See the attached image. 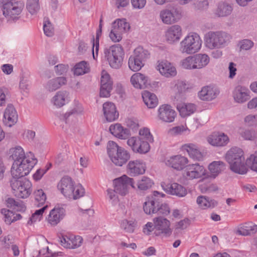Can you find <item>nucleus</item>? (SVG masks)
I'll return each instance as SVG.
<instances>
[{"label": "nucleus", "instance_id": "412c9836", "mask_svg": "<svg viewBox=\"0 0 257 257\" xmlns=\"http://www.w3.org/2000/svg\"><path fill=\"white\" fill-rule=\"evenodd\" d=\"M209 144L215 147H224L229 142V139L227 135L223 133H214L207 138Z\"/></svg>", "mask_w": 257, "mask_h": 257}, {"label": "nucleus", "instance_id": "393cba45", "mask_svg": "<svg viewBox=\"0 0 257 257\" xmlns=\"http://www.w3.org/2000/svg\"><path fill=\"white\" fill-rule=\"evenodd\" d=\"M233 97L236 102L243 103L249 99L250 91L247 87L238 85L233 91Z\"/></svg>", "mask_w": 257, "mask_h": 257}, {"label": "nucleus", "instance_id": "b1692460", "mask_svg": "<svg viewBox=\"0 0 257 257\" xmlns=\"http://www.w3.org/2000/svg\"><path fill=\"white\" fill-rule=\"evenodd\" d=\"M109 158L115 165L122 166L130 159V154L125 149L121 147Z\"/></svg>", "mask_w": 257, "mask_h": 257}, {"label": "nucleus", "instance_id": "2eb2a0df", "mask_svg": "<svg viewBox=\"0 0 257 257\" xmlns=\"http://www.w3.org/2000/svg\"><path fill=\"white\" fill-rule=\"evenodd\" d=\"M165 164L178 171L185 168L188 163V159L180 155L170 157L165 159Z\"/></svg>", "mask_w": 257, "mask_h": 257}, {"label": "nucleus", "instance_id": "0e129e2a", "mask_svg": "<svg viewBox=\"0 0 257 257\" xmlns=\"http://www.w3.org/2000/svg\"><path fill=\"white\" fill-rule=\"evenodd\" d=\"M112 82L110 79L109 75L103 72L101 77V86L112 87Z\"/></svg>", "mask_w": 257, "mask_h": 257}, {"label": "nucleus", "instance_id": "6e6552de", "mask_svg": "<svg viewBox=\"0 0 257 257\" xmlns=\"http://www.w3.org/2000/svg\"><path fill=\"white\" fill-rule=\"evenodd\" d=\"M24 6L22 1L9 0L3 7V15L7 19H16L22 13Z\"/></svg>", "mask_w": 257, "mask_h": 257}, {"label": "nucleus", "instance_id": "a18cd8bd", "mask_svg": "<svg viewBox=\"0 0 257 257\" xmlns=\"http://www.w3.org/2000/svg\"><path fill=\"white\" fill-rule=\"evenodd\" d=\"M154 184L153 181L149 177L143 176L137 183L138 188L141 191L150 189Z\"/></svg>", "mask_w": 257, "mask_h": 257}, {"label": "nucleus", "instance_id": "7ed1b4c3", "mask_svg": "<svg viewBox=\"0 0 257 257\" xmlns=\"http://www.w3.org/2000/svg\"><path fill=\"white\" fill-rule=\"evenodd\" d=\"M27 157L14 163L11 168V175L13 177H24L28 175L37 163V160L33 158V155L30 153Z\"/></svg>", "mask_w": 257, "mask_h": 257}, {"label": "nucleus", "instance_id": "7c9ffc66", "mask_svg": "<svg viewBox=\"0 0 257 257\" xmlns=\"http://www.w3.org/2000/svg\"><path fill=\"white\" fill-rule=\"evenodd\" d=\"M182 35V29L178 25H173L170 27L166 33L167 41L170 43L178 41Z\"/></svg>", "mask_w": 257, "mask_h": 257}, {"label": "nucleus", "instance_id": "69168bd1", "mask_svg": "<svg viewBox=\"0 0 257 257\" xmlns=\"http://www.w3.org/2000/svg\"><path fill=\"white\" fill-rule=\"evenodd\" d=\"M120 227L126 232H132L134 230V222L132 221H128L127 220H123L121 222Z\"/></svg>", "mask_w": 257, "mask_h": 257}, {"label": "nucleus", "instance_id": "5701e85b", "mask_svg": "<svg viewBox=\"0 0 257 257\" xmlns=\"http://www.w3.org/2000/svg\"><path fill=\"white\" fill-rule=\"evenodd\" d=\"M157 69L162 75L167 78L174 77L177 74L176 68L167 61H158Z\"/></svg>", "mask_w": 257, "mask_h": 257}, {"label": "nucleus", "instance_id": "de8ad7c7", "mask_svg": "<svg viewBox=\"0 0 257 257\" xmlns=\"http://www.w3.org/2000/svg\"><path fill=\"white\" fill-rule=\"evenodd\" d=\"M180 66L184 69H196L193 56H189L182 59L180 62Z\"/></svg>", "mask_w": 257, "mask_h": 257}, {"label": "nucleus", "instance_id": "c03bdc74", "mask_svg": "<svg viewBox=\"0 0 257 257\" xmlns=\"http://www.w3.org/2000/svg\"><path fill=\"white\" fill-rule=\"evenodd\" d=\"M90 71L89 65L85 61L76 64L74 68V74L79 76L87 73Z\"/></svg>", "mask_w": 257, "mask_h": 257}, {"label": "nucleus", "instance_id": "c9c22d12", "mask_svg": "<svg viewBox=\"0 0 257 257\" xmlns=\"http://www.w3.org/2000/svg\"><path fill=\"white\" fill-rule=\"evenodd\" d=\"M196 202L199 207L203 209L213 208L218 205L217 201L214 199H210L209 198L204 196H198Z\"/></svg>", "mask_w": 257, "mask_h": 257}, {"label": "nucleus", "instance_id": "f3484780", "mask_svg": "<svg viewBox=\"0 0 257 257\" xmlns=\"http://www.w3.org/2000/svg\"><path fill=\"white\" fill-rule=\"evenodd\" d=\"M61 244L67 248H76L79 247L82 242L83 239L80 236L73 234L62 235L60 237Z\"/></svg>", "mask_w": 257, "mask_h": 257}, {"label": "nucleus", "instance_id": "5fc2aeb1", "mask_svg": "<svg viewBox=\"0 0 257 257\" xmlns=\"http://www.w3.org/2000/svg\"><path fill=\"white\" fill-rule=\"evenodd\" d=\"M245 163L246 166H248L252 170L257 172V152L250 155L246 160Z\"/></svg>", "mask_w": 257, "mask_h": 257}, {"label": "nucleus", "instance_id": "2f4dec72", "mask_svg": "<svg viewBox=\"0 0 257 257\" xmlns=\"http://www.w3.org/2000/svg\"><path fill=\"white\" fill-rule=\"evenodd\" d=\"M218 93L216 89L210 86L203 87L198 93L199 98L203 100L209 101L214 99Z\"/></svg>", "mask_w": 257, "mask_h": 257}, {"label": "nucleus", "instance_id": "774afa93", "mask_svg": "<svg viewBox=\"0 0 257 257\" xmlns=\"http://www.w3.org/2000/svg\"><path fill=\"white\" fill-rule=\"evenodd\" d=\"M244 122L247 125L253 126L257 124V115L250 114L244 118Z\"/></svg>", "mask_w": 257, "mask_h": 257}, {"label": "nucleus", "instance_id": "338daca9", "mask_svg": "<svg viewBox=\"0 0 257 257\" xmlns=\"http://www.w3.org/2000/svg\"><path fill=\"white\" fill-rule=\"evenodd\" d=\"M45 34L48 37H52L54 35V28L49 21L45 22L43 26Z\"/></svg>", "mask_w": 257, "mask_h": 257}, {"label": "nucleus", "instance_id": "13d9d810", "mask_svg": "<svg viewBox=\"0 0 257 257\" xmlns=\"http://www.w3.org/2000/svg\"><path fill=\"white\" fill-rule=\"evenodd\" d=\"M1 212L4 216L5 222L8 224H11L13 222V217H14V213L6 208L1 209Z\"/></svg>", "mask_w": 257, "mask_h": 257}, {"label": "nucleus", "instance_id": "cd10ccee", "mask_svg": "<svg viewBox=\"0 0 257 257\" xmlns=\"http://www.w3.org/2000/svg\"><path fill=\"white\" fill-rule=\"evenodd\" d=\"M110 133L114 137L121 140H125L131 136L130 131L124 128L119 123H115L110 125L109 128Z\"/></svg>", "mask_w": 257, "mask_h": 257}, {"label": "nucleus", "instance_id": "f03ea898", "mask_svg": "<svg viewBox=\"0 0 257 257\" xmlns=\"http://www.w3.org/2000/svg\"><path fill=\"white\" fill-rule=\"evenodd\" d=\"M231 38L230 34L223 31H210L205 35V44L209 49H220L225 47Z\"/></svg>", "mask_w": 257, "mask_h": 257}, {"label": "nucleus", "instance_id": "c756f323", "mask_svg": "<svg viewBox=\"0 0 257 257\" xmlns=\"http://www.w3.org/2000/svg\"><path fill=\"white\" fill-rule=\"evenodd\" d=\"M131 82L135 88L144 89L149 84V77L144 74L136 73L131 77Z\"/></svg>", "mask_w": 257, "mask_h": 257}, {"label": "nucleus", "instance_id": "680f3d73", "mask_svg": "<svg viewBox=\"0 0 257 257\" xmlns=\"http://www.w3.org/2000/svg\"><path fill=\"white\" fill-rule=\"evenodd\" d=\"M121 147L119 146L114 142L111 141H109L107 145V153L109 157L112 156L113 154Z\"/></svg>", "mask_w": 257, "mask_h": 257}, {"label": "nucleus", "instance_id": "4d7b16f0", "mask_svg": "<svg viewBox=\"0 0 257 257\" xmlns=\"http://www.w3.org/2000/svg\"><path fill=\"white\" fill-rule=\"evenodd\" d=\"M47 205H45L41 209L36 210L30 218L29 222L31 221L32 223L37 220L40 221L42 217L44 211L47 208Z\"/></svg>", "mask_w": 257, "mask_h": 257}, {"label": "nucleus", "instance_id": "ddd939ff", "mask_svg": "<svg viewBox=\"0 0 257 257\" xmlns=\"http://www.w3.org/2000/svg\"><path fill=\"white\" fill-rule=\"evenodd\" d=\"M150 143L132 137L128 139L127 144L136 153L146 154L150 150Z\"/></svg>", "mask_w": 257, "mask_h": 257}, {"label": "nucleus", "instance_id": "dca6fc26", "mask_svg": "<svg viewBox=\"0 0 257 257\" xmlns=\"http://www.w3.org/2000/svg\"><path fill=\"white\" fill-rule=\"evenodd\" d=\"M158 118L165 122H172L174 121L177 113L175 110L168 104H163L160 106L158 110Z\"/></svg>", "mask_w": 257, "mask_h": 257}, {"label": "nucleus", "instance_id": "4468645a", "mask_svg": "<svg viewBox=\"0 0 257 257\" xmlns=\"http://www.w3.org/2000/svg\"><path fill=\"white\" fill-rule=\"evenodd\" d=\"M165 195L157 191L153 192V195L151 196L147 197L146 201L143 204V209L144 212L147 214H155L157 208L160 203V199L159 196L163 197Z\"/></svg>", "mask_w": 257, "mask_h": 257}, {"label": "nucleus", "instance_id": "20e7f679", "mask_svg": "<svg viewBox=\"0 0 257 257\" xmlns=\"http://www.w3.org/2000/svg\"><path fill=\"white\" fill-rule=\"evenodd\" d=\"M10 186L16 196L21 198H28L32 191L31 182L24 177H12Z\"/></svg>", "mask_w": 257, "mask_h": 257}, {"label": "nucleus", "instance_id": "37998d69", "mask_svg": "<svg viewBox=\"0 0 257 257\" xmlns=\"http://www.w3.org/2000/svg\"><path fill=\"white\" fill-rule=\"evenodd\" d=\"M9 154L10 157L14 160V163H16L17 161H21L27 157L23 149L20 146H16L11 148Z\"/></svg>", "mask_w": 257, "mask_h": 257}, {"label": "nucleus", "instance_id": "f704fd0d", "mask_svg": "<svg viewBox=\"0 0 257 257\" xmlns=\"http://www.w3.org/2000/svg\"><path fill=\"white\" fill-rule=\"evenodd\" d=\"M66 79L64 77H57L50 80L46 85V88L50 92L54 91L66 83Z\"/></svg>", "mask_w": 257, "mask_h": 257}, {"label": "nucleus", "instance_id": "3c124183", "mask_svg": "<svg viewBox=\"0 0 257 257\" xmlns=\"http://www.w3.org/2000/svg\"><path fill=\"white\" fill-rule=\"evenodd\" d=\"M26 8L32 15L36 14L40 8L39 0H27Z\"/></svg>", "mask_w": 257, "mask_h": 257}, {"label": "nucleus", "instance_id": "052dcab7", "mask_svg": "<svg viewBox=\"0 0 257 257\" xmlns=\"http://www.w3.org/2000/svg\"><path fill=\"white\" fill-rule=\"evenodd\" d=\"M155 223L148 222L143 227V232L147 235L155 236L156 227Z\"/></svg>", "mask_w": 257, "mask_h": 257}, {"label": "nucleus", "instance_id": "09e8293b", "mask_svg": "<svg viewBox=\"0 0 257 257\" xmlns=\"http://www.w3.org/2000/svg\"><path fill=\"white\" fill-rule=\"evenodd\" d=\"M135 137L142 140L146 141L150 143L154 142V138L151 134L150 130L147 127L141 128L139 131V136Z\"/></svg>", "mask_w": 257, "mask_h": 257}, {"label": "nucleus", "instance_id": "39448f33", "mask_svg": "<svg viewBox=\"0 0 257 257\" xmlns=\"http://www.w3.org/2000/svg\"><path fill=\"white\" fill-rule=\"evenodd\" d=\"M103 54L111 67L118 69L121 67L124 54L122 47L119 45L105 47Z\"/></svg>", "mask_w": 257, "mask_h": 257}, {"label": "nucleus", "instance_id": "423d86ee", "mask_svg": "<svg viewBox=\"0 0 257 257\" xmlns=\"http://www.w3.org/2000/svg\"><path fill=\"white\" fill-rule=\"evenodd\" d=\"M202 43L197 34L188 35L180 42L179 50L182 53L194 54L200 49Z\"/></svg>", "mask_w": 257, "mask_h": 257}, {"label": "nucleus", "instance_id": "72a5a7b5", "mask_svg": "<svg viewBox=\"0 0 257 257\" xmlns=\"http://www.w3.org/2000/svg\"><path fill=\"white\" fill-rule=\"evenodd\" d=\"M102 27V17L101 16L99 21V29L97 30L96 38L92 37L91 42L92 43V52L93 59L96 60L99 51V36L101 34V30Z\"/></svg>", "mask_w": 257, "mask_h": 257}, {"label": "nucleus", "instance_id": "79ce46f5", "mask_svg": "<svg viewBox=\"0 0 257 257\" xmlns=\"http://www.w3.org/2000/svg\"><path fill=\"white\" fill-rule=\"evenodd\" d=\"M232 10V7L230 5L221 2L218 4L215 14L218 17H226L231 14Z\"/></svg>", "mask_w": 257, "mask_h": 257}, {"label": "nucleus", "instance_id": "e2e57ef3", "mask_svg": "<svg viewBox=\"0 0 257 257\" xmlns=\"http://www.w3.org/2000/svg\"><path fill=\"white\" fill-rule=\"evenodd\" d=\"M84 194V189L81 185H77L74 187V191H73V196L70 199H77L83 196Z\"/></svg>", "mask_w": 257, "mask_h": 257}, {"label": "nucleus", "instance_id": "bf43d9fd", "mask_svg": "<svg viewBox=\"0 0 257 257\" xmlns=\"http://www.w3.org/2000/svg\"><path fill=\"white\" fill-rule=\"evenodd\" d=\"M156 210L155 214L162 215H167L170 212L169 206L167 204L161 203V201Z\"/></svg>", "mask_w": 257, "mask_h": 257}, {"label": "nucleus", "instance_id": "a211bd4d", "mask_svg": "<svg viewBox=\"0 0 257 257\" xmlns=\"http://www.w3.org/2000/svg\"><path fill=\"white\" fill-rule=\"evenodd\" d=\"M57 187L61 192L70 199L73 196L74 191V184L72 179L68 176L63 177L58 184Z\"/></svg>", "mask_w": 257, "mask_h": 257}, {"label": "nucleus", "instance_id": "9d476101", "mask_svg": "<svg viewBox=\"0 0 257 257\" xmlns=\"http://www.w3.org/2000/svg\"><path fill=\"white\" fill-rule=\"evenodd\" d=\"M181 12L176 7H170L161 11L160 18L164 24L171 25L176 23L181 18Z\"/></svg>", "mask_w": 257, "mask_h": 257}, {"label": "nucleus", "instance_id": "0eeeda50", "mask_svg": "<svg viewBox=\"0 0 257 257\" xmlns=\"http://www.w3.org/2000/svg\"><path fill=\"white\" fill-rule=\"evenodd\" d=\"M130 26L126 19H117L111 25L109 37L114 43L119 42L122 39V35L130 29Z\"/></svg>", "mask_w": 257, "mask_h": 257}, {"label": "nucleus", "instance_id": "864d4df0", "mask_svg": "<svg viewBox=\"0 0 257 257\" xmlns=\"http://www.w3.org/2000/svg\"><path fill=\"white\" fill-rule=\"evenodd\" d=\"M14 243V239L11 235L2 236L0 237V247L3 249L10 248Z\"/></svg>", "mask_w": 257, "mask_h": 257}, {"label": "nucleus", "instance_id": "58836bf2", "mask_svg": "<svg viewBox=\"0 0 257 257\" xmlns=\"http://www.w3.org/2000/svg\"><path fill=\"white\" fill-rule=\"evenodd\" d=\"M69 93L66 91H59L52 98L53 104L57 107L64 105L68 100Z\"/></svg>", "mask_w": 257, "mask_h": 257}, {"label": "nucleus", "instance_id": "f8f14e48", "mask_svg": "<svg viewBox=\"0 0 257 257\" xmlns=\"http://www.w3.org/2000/svg\"><path fill=\"white\" fill-rule=\"evenodd\" d=\"M156 230L155 236H163L169 237L171 235L172 230L170 228V221L162 217H155L153 219Z\"/></svg>", "mask_w": 257, "mask_h": 257}, {"label": "nucleus", "instance_id": "9b49d317", "mask_svg": "<svg viewBox=\"0 0 257 257\" xmlns=\"http://www.w3.org/2000/svg\"><path fill=\"white\" fill-rule=\"evenodd\" d=\"M113 182L115 191L122 196L125 195L128 193L130 186L136 188L134 179L126 175L114 179Z\"/></svg>", "mask_w": 257, "mask_h": 257}, {"label": "nucleus", "instance_id": "aec40b11", "mask_svg": "<svg viewBox=\"0 0 257 257\" xmlns=\"http://www.w3.org/2000/svg\"><path fill=\"white\" fill-rule=\"evenodd\" d=\"M146 169V164L142 160L131 161L127 165V171L133 176L144 174Z\"/></svg>", "mask_w": 257, "mask_h": 257}, {"label": "nucleus", "instance_id": "ea45409f", "mask_svg": "<svg viewBox=\"0 0 257 257\" xmlns=\"http://www.w3.org/2000/svg\"><path fill=\"white\" fill-rule=\"evenodd\" d=\"M142 98L145 104L148 108L155 107L158 103V100L156 95L148 91H145L142 93Z\"/></svg>", "mask_w": 257, "mask_h": 257}, {"label": "nucleus", "instance_id": "c85d7f7f", "mask_svg": "<svg viewBox=\"0 0 257 257\" xmlns=\"http://www.w3.org/2000/svg\"><path fill=\"white\" fill-rule=\"evenodd\" d=\"M182 150L186 151L189 157L196 161H201L203 159V155L199 150L198 146L192 143L186 144L181 147Z\"/></svg>", "mask_w": 257, "mask_h": 257}, {"label": "nucleus", "instance_id": "8fccbe9b", "mask_svg": "<svg viewBox=\"0 0 257 257\" xmlns=\"http://www.w3.org/2000/svg\"><path fill=\"white\" fill-rule=\"evenodd\" d=\"M128 67L133 71L140 70L144 66L143 62L139 60L137 58L131 56L128 61Z\"/></svg>", "mask_w": 257, "mask_h": 257}, {"label": "nucleus", "instance_id": "f257e3e1", "mask_svg": "<svg viewBox=\"0 0 257 257\" xmlns=\"http://www.w3.org/2000/svg\"><path fill=\"white\" fill-rule=\"evenodd\" d=\"M225 158L232 172L241 175L247 172L244 152L240 148L232 147L226 152Z\"/></svg>", "mask_w": 257, "mask_h": 257}, {"label": "nucleus", "instance_id": "4c0bfd02", "mask_svg": "<svg viewBox=\"0 0 257 257\" xmlns=\"http://www.w3.org/2000/svg\"><path fill=\"white\" fill-rule=\"evenodd\" d=\"M256 232L257 225L253 224L251 222L245 223L241 225L237 230L238 234L243 236L250 235Z\"/></svg>", "mask_w": 257, "mask_h": 257}, {"label": "nucleus", "instance_id": "6e6d98bb", "mask_svg": "<svg viewBox=\"0 0 257 257\" xmlns=\"http://www.w3.org/2000/svg\"><path fill=\"white\" fill-rule=\"evenodd\" d=\"M253 42L249 39H243L239 42L238 46L239 47V51H247L250 50L253 46Z\"/></svg>", "mask_w": 257, "mask_h": 257}, {"label": "nucleus", "instance_id": "a19ab883", "mask_svg": "<svg viewBox=\"0 0 257 257\" xmlns=\"http://www.w3.org/2000/svg\"><path fill=\"white\" fill-rule=\"evenodd\" d=\"M193 57L196 69L205 67L210 61L209 56L205 54H198L193 55Z\"/></svg>", "mask_w": 257, "mask_h": 257}, {"label": "nucleus", "instance_id": "a878e982", "mask_svg": "<svg viewBox=\"0 0 257 257\" xmlns=\"http://www.w3.org/2000/svg\"><path fill=\"white\" fill-rule=\"evenodd\" d=\"M103 111L104 117L107 121L111 122L117 119L119 113L114 103L110 102H105L103 104Z\"/></svg>", "mask_w": 257, "mask_h": 257}, {"label": "nucleus", "instance_id": "4be33fe9", "mask_svg": "<svg viewBox=\"0 0 257 257\" xmlns=\"http://www.w3.org/2000/svg\"><path fill=\"white\" fill-rule=\"evenodd\" d=\"M18 119V114L14 106L9 104L4 114V122L6 125L12 127L15 125Z\"/></svg>", "mask_w": 257, "mask_h": 257}, {"label": "nucleus", "instance_id": "6ab92c4d", "mask_svg": "<svg viewBox=\"0 0 257 257\" xmlns=\"http://www.w3.org/2000/svg\"><path fill=\"white\" fill-rule=\"evenodd\" d=\"M162 187L167 193L179 197H184L187 193L186 188L177 183L168 184H162Z\"/></svg>", "mask_w": 257, "mask_h": 257}, {"label": "nucleus", "instance_id": "49530a36", "mask_svg": "<svg viewBox=\"0 0 257 257\" xmlns=\"http://www.w3.org/2000/svg\"><path fill=\"white\" fill-rule=\"evenodd\" d=\"M34 195L35 205L39 207L45 203L47 197L46 194L42 189H39L35 190L34 192Z\"/></svg>", "mask_w": 257, "mask_h": 257}, {"label": "nucleus", "instance_id": "e433bc0d", "mask_svg": "<svg viewBox=\"0 0 257 257\" xmlns=\"http://www.w3.org/2000/svg\"><path fill=\"white\" fill-rule=\"evenodd\" d=\"M177 108L182 117H186L193 114L196 109L193 103H180L177 105Z\"/></svg>", "mask_w": 257, "mask_h": 257}, {"label": "nucleus", "instance_id": "603ef678", "mask_svg": "<svg viewBox=\"0 0 257 257\" xmlns=\"http://www.w3.org/2000/svg\"><path fill=\"white\" fill-rule=\"evenodd\" d=\"M149 53L148 51L145 50L141 47H138L135 49L134 54L132 56L137 58L141 62H143L149 57Z\"/></svg>", "mask_w": 257, "mask_h": 257}, {"label": "nucleus", "instance_id": "1a4fd4ad", "mask_svg": "<svg viewBox=\"0 0 257 257\" xmlns=\"http://www.w3.org/2000/svg\"><path fill=\"white\" fill-rule=\"evenodd\" d=\"M184 173L186 178L189 180L207 178L209 176L205 168L198 163L187 165Z\"/></svg>", "mask_w": 257, "mask_h": 257}, {"label": "nucleus", "instance_id": "bb28decb", "mask_svg": "<svg viewBox=\"0 0 257 257\" xmlns=\"http://www.w3.org/2000/svg\"><path fill=\"white\" fill-rule=\"evenodd\" d=\"M65 215V210L62 207H55L51 210L47 218L51 225H56Z\"/></svg>", "mask_w": 257, "mask_h": 257}, {"label": "nucleus", "instance_id": "473e14b6", "mask_svg": "<svg viewBox=\"0 0 257 257\" xmlns=\"http://www.w3.org/2000/svg\"><path fill=\"white\" fill-rule=\"evenodd\" d=\"M226 168L225 164L221 161H213L208 165V170L210 171L211 176L215 178Z\"/></svg>", "mask_w": 257, "mask_h": 257}]
</instances>
